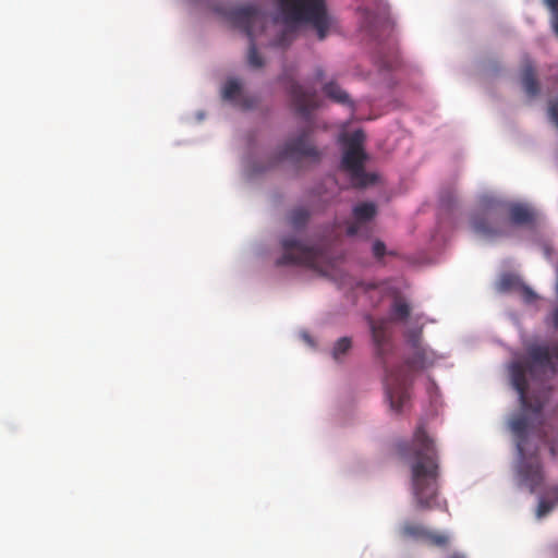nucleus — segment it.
Listing matches in <instances>:
<instances>
[{"instance_id": "11", "label": "nucleus", "mask_w": 558, "mask_h": 558, "mask_svg": "<svg viewBox=\"0 0 558 558\" xmlns=\"http://www.w3.org/2000/svg\"><path fill=\"white\" fill-rule=\"evenodd\" d=\"M310 130H304L294 138L287 141L282 149L279 151L280 159H310L318 162L322 158V153L310 141Z\"/></svg>"}, {"instance_id": "14", "label": "nucleus", "mask_w": 558, "mask_h": 558, "mask_svg": "<svg viewBox=\"0 0 558 558\" xmlns=\"http://www.w3.org/2000/svg\"><path fill=\"white\" fill-rule=\"evenodd\" d=\"M520 80H521L522 88L529 97H535L538 95L539 84L536 78L535 69L530 61H527L522 66Z\"/></svg>"}, {"instance_id": "22", "label": "nucleus", "mask_w": 558, "mask_h": 558, "mask_svg": "<svg viewBox=\"0 0 558 558\" xmlns=\"http://www.w3.org/2000/svg\"><path fill=\"white\" fill-rule=\"evenodd\" d=\"M424 541L428 542L430 545L444 547L448 544L449 537L446 534L433 532L427 529V535H425Z\"/></svg>"}, {"instance_id": "21", "label": "nucleus", "mask_w": 558, "mask_h": 558, "mask_svg": "<svg viewBox=\"0 0 558 558\" xmlns=\"http://www.w3.org/2000/svg\"><path fill=\"white\" fill-rule=\"evenodd\" d=\"M352 345V341L348 337L340 338L333 347L332 356L335 360H340L341 355L345 354Z\"/></svg>"}, {"instance_id": "19", "label": "nucleus", "mask_w": 558, "mask_h": 558, "mask_svg": "<svg viewBox=\"0 0 558 558\" xmlns=\"http://www.w3.org/2000/svg\"><path fill=\"white\" fill-rule=\"evenodd\" d=\"M295 39V28L293 26H286L280 35L275 39L272 46L277 48H287L289 47L293 40Z\"/></svg>"}, {"instance_id": "25", "label": "nucleus", "mask_w": 558, "mask_h": 558, "mask_svg": "<svg viewBox=\"0 0 558 558\" xmlns=\"http://www.w3.org/2000/svg\"><path fill=\"white\" fill-rule=\"evenodd\" d=\"M386 253V246L384 244V242L381 241H376L374 244H373V254L377 257V258H380L385 255Z\"/></svg>"}, {"instance_id": "29", "label": "nucleus", "mask_w": 558, "mask_h": 558, "mask_svg": "<svg viewBox=\"0 0 558 558\" xmlns=\"http://www.w3.org/2000/svg\"><path fill=\"white\" fill-rule=\"evenodd\" d=\"M551 23H553L554 31L558 36V14L553 16Z\"/></svg>"}, {"instance_id": "16", "label": "nucleus", "mask_w": 558, "mask_h": 558, "mask_svg": "<svg viewBox=\"0 0 558 558\" xmlns=\"http://www.w3.org/2000/svg\"><path fill=\"white\" fill-rule=\"evenodd\" d=\"M558 505V487H551L547 490L546 497L542 498L537 507V517L542 518L549 513Z\"/></svg>"}, {"instance_id": "20", "label": "nucleus", "mask_w": 558, "mask_h": 558, "mask_svg": "<svg viewBox=\"0 0 558 558\" xmlns=\"http://www.w3.org/2000/svg\"><path fill=\"white\" fill-rule=\"evenodd\" d=\"M308 218H310V213L304 207H298V208L293 209L289 217L290 225L295 229L303 228L306 225Z\"/></svg>"}, {"instance_id": "5", "label": "nucleus", "mask_w": 558, "mask_h": 558, "mask_svg": "<svg viewBox=\"0 0 558 558\" xmlns=\"http://www.w3.org/2000/svg\"><path fill=\"white\" fill-rule=\"evenodd\" d=\"M280 9L292 22L312 25L320 40L325 39L331 25L325 0H277Z\"/></svg>"}, {"instance_id": "28", "label": "nucleus", "mask_w": 558, "mask_h": 558, "mask_svg": "<svg viewBox=\"0 0 558 558\" xmlns=\"http://www.w3.org/2000/svg\"><path fill=\"white\" fill-rule=\"evenodd\" d=\"M523 296L527 302H531L536 298L535 293L526 287L523 288Z\"/></svg>"}, {"instance_id": "9", "label": "nucleus", "mask_w": 558, "mask_h": 558, "mask_svg": "<svg viewBox=\"0 0 558 558\" xmlns=\"http://www.w3.org/2000/svg\"><path fill=\"white\" fill-rule=\"evenodd\" d=\"M283 248L282 256L277 260V265H304L310 268H316L319 253L316 248L303 244L294 236H286L281 240Z\"/></svg>"}, {"instance_id": "18", "label": "nucleus", "mask_w": 558, "mask_h": 558, "mask_svg": "<svg viewBox=\"0 0 558 558\" xmlns=\"http://www.w3.org/2000/svg\"><path fill=\"white\" fill-rule=\"evenodd\" d=\"M391 312L395 319L403 322L410 316L411 308L402 298H396L391 306Z\"/></svg>"}, {"instance_id": "26", "label": "nucleus", "mask_w": 558, "mask_h": 558, "mask_svg": "<svg viewBox=\"0 0 558 558\" xmlns=\"http://www.w3.org/2000/svg\"><path fill=\"white\" fill-rule=\"evenodd\" d=\"M545 5L551 12V15L558 14V0H544Z\"/></svg>"}, {"instance_id": "6", "label": "nucleus", "mask_w": 558, "mask_h": 558, "mask_svg": "<svg viewBox=\"0 0 558 558\" xmlns=\"http://www.w3.org/2000/svg\"><path fill=\"white\" fill-rule=\"evenodd\" d=\"M527 427L529 421L523 414H518L510 421V428L518 438L517 449L520 456L518 473L522 482L531 488V492H533L542 484L544 475L538 456L535 454L530 458L525 456V439Z\"/></svg>"}, {"instance_id": "27", "label": "nucleus", "mask_w": 558, "mask_h": 558, "mask_svg": "<svg viewBox=\"0 0 558 558\" xmlns=\"http://www.w3.org/2000/svg\"><path fill=\"white\" fill-rule=\"evenodd\" d=\"M324 76H325L324 69L320 68V66H317L315 69V71H314V75H313L314 81L315 82H320V81H323Z\"/></svg>"}, {"instance_id": "10", "label": "nucleus", "mask_w": 558, "mask_h": 558, "mask_svg": "<svg viewBox=\"0 0 558 558\" xmlns=\"http://www.w3.org/2000/svg\"><path fill=\"white\" fill-rule=\"evenodd\" d=\"M280 81L286 85L294 111L308 120L312 111L317 107L316 92L304 88L299 82L286 75L280 76Z\"/></svg>"}, {"instance_id": "2", "label": "nucleus", "mask_w": 558, "mask_h": 558, "mask_svg": "<svg viewBox=\"0 0 558 558\" xmlns=\"http://www.w3.org/2000/svg\"><path fill=\"white\" fill-rule=\"evenodd\" d=\"M369 325L376 354L383 360L386 368V399L389 402L390 409L396 413H400L410 401V373L424 368L426 363L425 351L420 347L418 338L413 337L412 343L415 349L413 356L408 359L403 366L389 371L386 355L390 352L392 344L390 342L387 323L385 320L371 319Z\"/></svg>"}, {"instance_id": "30", "label": "nucleus", "mask_w": 558, "mask_h": 558, "mask_svg": "<svg viewBox=\"0 0 558 558\" xmlns=\"http://www.w3.org/2000/svg\"><path fill=\"white\" fill-rule=\"evenodd\" d=\"M451 558H463V557L459 556V555H453Z\"/></svg>"}, {"instance_id": "13", "label": "nucleus", "mask_w": 558, "mask_h": 558, "mask_svg": "<svg viewBox=\"0 0 558 558\" xmlns=\"http://www.w3.org/2000/svg\"><path fill=\"white\" fill-rule=\"evenodd\" d=\"M222 98L235 102L243 109H251L256 102L254 98L244 97L242 95L241 83L236 78H230L226 82L222 88Z\"/></svg>"}, {"instance_id": "8", "label": "nucleus", "mask_w": 558, "mask_h": 558, "mask_svg": "<svg viewBox=\"0 0 558 558\" xmlns=\"http://www.w3.org/2000/svg\"><path fill=\"white\" fill-rule=\"evenodd\" d=\"M228 19L234 26L241 28L250 39L247 62L252 68L258 69L264 65L263 57L258 53L255 44L254 25L263 24L265 16L262 11L252 4L241 5L228 12Z\"/></svg>"}, {"instance_id": "15", "label": "nucleus", "mask_w": 558, "mask_h": 558, "mask_svg": "<svg viewBox=\"0 0 558 558\" xmlns=\"http://www.w3.org/2000/svg\"><path fill=\"white\" fill-rule=\"evenodd\" d=\"M322 89L325 96L332 101L353 108V101L349 94L335 81L325 83Z\"/></svg>"}, {"instance_id": "4", "label": "nucleus", "mask_w": 558, "mask_h": 558, "mask_svg": "<svg viewBox=\"0 0 558 558\" xmlns=\"http://www.w3.org/2000/svg\"><path fill=\"white\" fill-rule=\"evenodd\" d=\"M533 220L532 213L522 205H513L506 216V206L501 202L488 203L482 213L472 217V228L481 236L493 240L508 236L512 225H525Z\"/></svg>"}, {"instance_id": "3", "label": "nucleus", "mask_w": 558, "mask_h": 558, "mask_svg": "<svg viewBox=\"0 0 558 558\" xmlns=\"http://www.w3.org/2000/svg\"><path fill=\"white\" fill-rule=\"evenodd\" d=\"M535 368L553 374L558 372V344H534L527 349V364L514 362L510 366V378L513 388L519 395V401L524 412L539 415L544 403L539 399L531 400L527 396V371L532 373Z\"/></svg>"}, {"instance_id": "24", "label": "nucleus", "mask_w": 558, "mask_h": 558, "mask_svg": "<svg viewBox=\"0 0 558 558\" xmlns=\"http://www.w3.org/2000/svg\"><path fill=\"white\" fill-rule=\"evenodd\" d=\"M550 456L555 459L558 456V434L546 438Z\"/></svg>"}, {"instance_id": "12", "label": "nucleus", "mask_w": 558, "mask_h": 558, "mask_svg": "<svg viewBox=\"0 0 558 558\" xmlns=\"http://www.w3.org/2000/svg\"><path fill=\"white\" fill-rule=\"evenodd\" d=\"M377 208L374 203H361L354 206L352 210L353 219L348 222L347 234L349 236L360 235L369 238V222L376 216Z\"/></svg>"}, {"instance_id": "23", "label": "nucleus", "mask_w": 558, "mask_h": 558, "mask_svg": "<svg viewBox=\"0 0 558 558\" xmlns=\"http://www.w3.org/2000/svg\"><path fill=\"white\" fill-rule=\"evenodd\" d=\"M518 283V279L512 275H505L499 281L500 290L508 291L514 288Z\"/></svg>"}, {"instance_id": "17", "label": "nucleus", "mask_w": 558, "mask_h": 558, "mask_svg": "<svg viewBox=\"0 0 558 558\" xmlns=\"http://www.w3.org/2000/svg\"><path fill=\"white\" fill-rule=\"evenodd\" d=\"M400 535L404 538L424 539L427 529L414 522H404L400 527Z\"/></svg>"}, {"instance_id": "1", "label": "nucleus", "mask_w": 558, "mask_h": 558, "mask_svg": "<svg viewBox=\"0 0 558 558\" xmlns=\"http://www.w3.org/2000/svg\"><path fill=\"white\" fill-rule=\"evenodd\" d=\"M400 458L410 469L414 500L420 509L440 507L438 501L440 459L435 440L420 424L411 442L398 444Z\"/></svg>"}, {"instance_id": "7", "label": "nucleus", "mask_w": 558, "mask_h": 558, "mask_svg": "<svg viewBox=\"0 0 558 558\" xmlns=\"http://www.w3.org/2000/svg\"><path fill=\"white\" fill-rule=\"evenodd\" d=\"M364 140L363 131H354L347 140V148L341 160V168L350 174L352 184L357 187L372 184L376 179L374 174H368L364 170L366 159L363 150Z\"/></svg>"}]
</instances>
